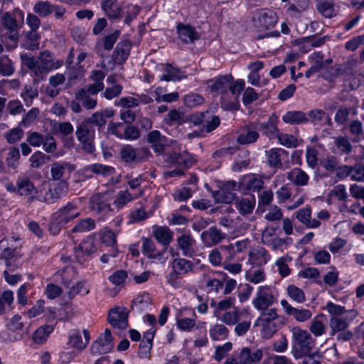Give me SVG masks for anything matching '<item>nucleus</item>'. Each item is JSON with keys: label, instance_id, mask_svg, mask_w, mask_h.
I'll use <instances>...</instances> for the list:
<instances>
[{"label": "nucleus", "instance_id": "45", "mask_svg": "<svg viewBox=\"0 0 364 364\" xmlns=\"http://www.w3.org/2000/svg\"><path fill=\"white\" fill-rule=\"evenodd\" d=\"M101 7L109 18H117L120 15L121 7L117 0H104L101 3Z\"/></svg>", "mask_w": 364, "mask_h": 364}, {"label": "nucleus", "instance_id": "55", "mask_svg": "<svg viewBox=\"0 0 364 364\" xmlns=\"http://www.w3.org/2000/svg\"><path fill=\"white\" fill-rule=\"evenodd\" d=\"M23 63L32 73H34V75L37 76L45 73L39 58L36 59L33 57H26L23 59Z\"/></svg>", "mask_w": 364, "mask_h": 364}, {"label": "nucleus", "instance_id": "2", "mask_svg": "<svg viewBox=\"0 0 364 364\" xmlns=\"http://www.w3.org/2000/svg\"><path fill=\"white\" fill-rule=\"evenodd\" d=\"M278 21L277 13L268 8L255 9L251 16L252 27L257 31H265L273 28Z\"/></svg>", "mask_w": 364, "mask_h": 364}, {"label": "nucleus", "instance_id": "44", "mask_svg": "<svg viewBox=\"0 0 364 364\" xmlns=\"http://www.w3.org/2000/svg\"><path fill=\"white\" fill-rule=\"evenodd\" d=\"M339 169L338 175L343 173L350 175L354 181H364V166L362 165H356L354 167L344 166Z\"/></svg>", "mask_w": 364, "mask_h": 364}, {"label": "nucleus", "instance_id": "17", "mask_svg": "<svg viewBox=\"0 0 364 364\" xmlns=\"http://www.w3.org/2000/svg\"><path fill=\"white\" fill-rule=\"evenodd\" d=\"M268 164L273 168H280L289 161V153L282 148H272L266 151Z\"/></svg>", "mask_w": 364, "mask_h": 364}, {"label": "nucleus", "instance_id": "38", "mask_svg": "<svg viewBox=\"0 0 364 364\" xmlns=\"http://www.w3.org/2000/svg\"><path fill=\"white\" fill-rule=\"evenodd\" d=\"M256 203L255 198L253 195H250L246 198L238 199L235 202V207L242 215L250 214L255 208Z\"/></svg>", "mask_w": 364, "mask_h": 364}, {"label": "nucleus", "instance_id": "52", "mask_svg": "<svg viewBox=\"0 0 364 364\" xmlns=\"http://www.w3.org/2000/svg\"><path fill=\"white\" fill-rule=\"evenodd\" d=\"M53 330V326L51 325H44L41 326L33 333V341L38 344H42L45 343Z\"/></svg>", "mask_w": 364, "mask_h": 364}, {"label": "nucleus", "instance_id": "47", "mask_svg": "<svg viewBox=\"0 0 364 364\" xmlns=\"http://www.w3.org/2000/svg\"><path fill=\"white\" fill-rule=\"evenodd\" d=\"M66 169L71 170L72 166L63 161H57L51 164L50 174L52 179L54 181H61L65 171Z\"/></svg>", "mask_w": 364, "mask_h": 364}, {"label": "nucleus", "instance_id": "36", "mask_svg": "<svg viewBox=\"0 0 364 364\" xmlns=\"http://www.w3.org/2000/svg\"><path fill=\"white\" fill-rule=\"evenodd\" d=\"M132 46L129 41L119 43L114 52V58L118 63H123L127 59Z\"/></svg>", "mask_w": 364, "mask_h": 364}, {"label": "nucleus", "instance_id": "40", "mask_svg": "<svg viewBox=\"0 0 364 364\" xmlns=\"http://www.w3.org/2000/svg\"><path fill=\"white\" fill-rule=\"evenodd\" d=\"M209 335L211 340L214 341H222L228 337L229 330L224 324L215 323L210 325Z\"/></svg>", "mask_w": 364, "mask_h": 364}, {"label": "nucleus", "instance_id": "53", "mask_svg": "<svg viewBox=\"0 0 364 364\" xmlns=\"http://www.w3.org/2000/svg\"><path fill=\"white\" fill-rule=\"evenodd\" d=\"M241 314V311L239 309L235 308L232 311L224 312L220 318V320L228 326H234L240 321Z\"/></svg>", "mask_w": 364, "mask_h": 364}, {"label": "nucleus", "instance_id": "59", "mask_svg": "<svg viewBox=\"0 0 364 364\" xmlns=\"http://www.w3.org/2000/svg\"><path fill=\"white\" fill-rule=\"evenodd\" d=\"M245 279L249 282L257 284L265 281L266 274L262 269L249 270L245 274Z\"/></svg>", "mask_w": 364, "mask_h": 364}, {"label": "nucleus", "instance_id": "3", "mask_svg": "<svg viewBox=\"0 0 364 364\" xmlns=\"http://www.w3.org/2000/svg\"><path fill=\"white\" fill-rule=\"evenodd\" d=\"M293 348L299 355L311 352L314 346V340L310 333L299 327L292 329Z\"/></svg>", "mask_w": 364, "mask_h": 364}, {"label": "nucleus", "instance_id": "43", "mask_svg": "<svg viewBox=\"0 0 364 364\" xmlns=\"http://www.w3.org/2000/svg\"><path fill=\"white\" fill-rule=\"evenodd\" d=\"M282 120L290 124H299L309 122V118L302 111H289L282 116Z\"/></svg>", "mask_w": 364, "mask_h": 364}, {"label": "nucleus", "instance_id": "15", "mask_svg": "<svg viewBox=\"0 0 364 364\" xmlns=\"http://www.w3.org/2000/svg\"><path fill=\"white\" fill-rule=\"evenodd\" d=\"M232 80L233 77L231 75H225L208 80L206 84L213 95L217 96L228 92L230 82Z\"/></svg>", "mask_w": 364, "mask_h": 364}, {"label": "nucleus", "instance_id": "51", "mask_svg": "<svg viewBox=\"0 0 364 364\" xmlns=\"http://www.w3.org/2000/svg\"><path fill=\"white\" fill-rule=\"evenodd\" d=\"M97 237L95 232L88 236L80 245L81 250L87 255L97 252L98 249Z\"/></svg>", "mask_w": 364, "mask_h": 364}, {"label": "nucleus", "instance_id": "61", "mask_svg": "<svg viewBox=\"0 0 364 364\" xmlns=\"http://www.w3.org/2000/svg\"><path fill=\"white\" fill-rule=\"evenodd\" d=\"M49 159L50 157L42 151H36L30 156L28 161L30 162L31 167L38 168L44 165Z\"/></svg>", "mask_w": 364, "mask_h": 364}, {"label": "nucleus", "instance_id": "8", "mask_svg": "<svg viewBox=\"0 0 364 364\" xmlns=\"http://www.w3.org/2000/svg\"><path fill=\"white\" fill-rule=\"evenodd\" d=\"M77 140L83 145V148L88 153L95 151L92 141L95 137V131L90 128L88 122L84 121L77 126L75 132Z\"/></svg>", "mask_w": 364, "mask_h": 364}, {"label": "nucleus", "instance_id": "32", "mask_svg": "<svg viewBox=\"0 0 364 364\" xmlns=\"http://www.w3.org/2000/svg\"><path fill=\"white\" fill-rule=\"evenodd\" d=\"M17 191L19 195L35 198L37 188L27 178H19L17 181Z\"/></svg>", "mask_w": 364, "mask_h": 364}, {"label": "nucleus", "instance_id": "26", "mask_svg": "<svg viewBox=\"0 0 364 364\" xmlns=\"http://www.w3.org/2000/svg\"><path fill=\"white\" fill-rule=\"evenodd\" d=\"M277 118L274 115H272L268 121L265 123L255 122L256 129L258 131L263 130L264 134L269 138H275L279 134V129L277 127Z\"/></svg>", "mask_w": 364, "mask_h": 364}, {"label": "nucleus", "instance_id": "35", "mask_svg": "<svg viewBox=\"0 0 364 364\" xmlns=\"http://www.w3.org/2000/svg\"><path fill=\"white\" fill-rule=\"evenodd\" d=\"M76 100L81 102L83 107L87 109H93L97 105V97L87 93L85 90H79L75 93Z\"/></svg>", "mask_w": 364, "mask_h": 364}, {"label": "nucleus", "instance_id": "27", "mask_svg": "<svg viewBox=\"0 0 364 364\" xmlns=\"http://www.w3.org/2000/svg\"><path fill=\"white\" fill-rule=\"evenodd\" d=\"M191 121L195 124H203L205 127L206 132H210L216 129L220 124V119L218 117L212 116L210 120L205 119V114L203 112L193 114L191 117Z\"/></svg>", "mask_w": 364, "mask_h": 364}, {"label": "nucleus", "instance_id": "25", "mask_svg": "<svg viewBox=\"0 0 364 364\" xmlns=\"http://www.w3.org/2000/svg\"><path fill=\"white\" fill-rule=\"evenodd\" d=\"M142 195V191L132 194L127 190L119 191L113 201V205L117 210L124 208L128 203Z\"/></svg>", "mask_w": 364, "mask_h": 364}, {"label": "nucleus", "instance_id": "39", "mask_svg": "<svg viewBox=\"0 0 364 364\" xmlns=\"http://www.w3.org/2000/svg\"><path fill=\"white\" fill-rule=\"evenodd\" d=\"M309 122L314 124H326L331 125V119L326 113L320 109H312L306 114Z\"/></svg>", "mask_w": 364, "mask_h": 364}, {"label": "nucleus", "instance_id": "20", "mask_svg": "<svg viewBox=\"0 0 364 364\" xmlns=\"http://www.w3.org/2000/svg\"><path fill=\"white\" fill-rule=\"evenodd\" d=\"M271 259L268 251L264 247H257L250 250L248 254V262L255 266H263Z\"/></svg>", "mask_w": 364, "mask_h": 364}, {"label": "nucleus", "instance_id": "23", "mask_svg": "<svg viewBox=\"0 0 364 364\" xmlns=\"http://www.w3.org/2000/svg\"><path fill=\"white\" fill-rule=\"evenodd\" d=\"M38 58L45 73L56 70L63 65V60L53 58L50 52L48 50L41 52Z\"/></svg>", "mask_w": 364, "mask_h": 364}, {"label": "nucleus", "instance_id": "58", "mask_svg": "<svg viewBox=\"0 0 364 364\" xmlns=\"http://www.w3.org/2000/svg\"><path fill=\"white\" fill-rule=\"evenodd\" d=\"M329 326L333 331V334H334L337 332L345 331L348 328V323L346 318L341 316H331L329 321Z\"/></svg>", "mask_w": 364, "mask_h": 364}, {"label": "nucleus", "instance_id": "12", "mask_svg": "<svg viewBox=\"0 0 364 364\" xmlns=\"http://www.w3.org/2000/svg\"><path fill=\"white\" fill-rule=\"evenodd\" d=\"M114 343L109 329L106 328L103 333L92 343L90 352L92 355H100L109 353L113 348Z\"/></svg>", "mask_w": 364, "mask_h": 364}, {"label": "nucleus", "instance_id": "18", "mask_svg": "<svg viewBox=\"0 0 364 364\" xmlns=\"http://www.w3.org/2000/svg\"><path fill=\"white\" fill-rule=\"evenodd\" d=\"M250 245V240L247 239L236 241L234 243L228 245L220 246V250L223 253V256L228 260L235 259L237 253L244 252L247 249Z\"/></svg>", "mask_w": 364, "mask_h": 364}, {"label": "nucleus", "instance_id": "22", "mask_svg": "<svg viewBox=\"0 0 364 364\" xmlns=\"http://www.w3.org/2000/svg\"><path fill=\"white\" fill-rule=\"evenodd\" d=\"M119 232V230L113 232L109 228L105 227L95 232V236L106 247H114L117 242V237Z\"/></svg>", "mask_w": 364, "mask_h": 364}, {"label": "nucleus", "instance_id": "34", "mask_svg": "<svg viewBox=\"0 0 364 364\" xmlns=\"http://www.w3.org/2000/svg\"><path fill=\"white\" fill-rule=\"evenodd\" d=\"M316 7L318 12L326 18H332L338 12L334 0H316Z\"/></svg>", "mask_w": 364, "mask_h": 364}, {"label": "nucleus", "instance_id": "21", "mask_svg": "<svg viewBox=\"0 0 364 364\" xmlns=\"http://www.w3.org/2000/svg\"><path fill=\"white\" fill-rule=\"evenodd\" d=\"M90 208L97 213L108 215L112 210L110 205L106 201L105 196L102 194H95L90 198Z\"/></svg>", "mask_w": 364, "mask_h": 364}, {"label": "nucleus", "instance_id": "28", "mask_svg": "<svg viewBox=\"0 0 364 364\" xmlns=\"http://www.w3.org/2000/svg\"><path fill=\"white\" fill-rule=\"evenodd\" d=\"M311 209L305 207L296 213V218L308 228H317L321 225V222L315 218H311Z\"/></svg>", "mask_w": 364, "mask_h": 364}, {"label": "nucleus", "instance_id": "4", "mask_svg": "<svg viewBox=\"0 0 364 364\" xmlns=\"http://www.w3.org/2000/svg\"><path fill=\"white\" fill-rule=\"evenodd\" d=\"M262 313L255 320V326L262 328L261 333L264 338H270L276 331V326L274 321L278 317L275 309L267 308L265 310H261Z\"/></svg>", "mask_w": 364, "mask_h": 364}, {"label": "nucleus", "instance_id": "46", "mask_svg": "<svg viewBox=\"0 0 364 364\" xmlns=\"http://www.w3.org/2000/svg\"><path fill=\"white\" fill-rule=\"evenodd\" d=\"M288 14L294 17H297L300 14L304 11L309 6V0H288Z\"/></svg>", "mask_w": 364, "mask_h": 364}, {"label": "nucleus", "instance_id": "7", "mask_svg": "<svg viewBox=\"0 0 364 364\" xmlns=\"http://www.w3.org/2000/svg\"><path fill=\"white\" fill-rule=\"evenodd\" d=\"M143 255L156 263H164L167 259L166 249L157 248L155 242L149 238H142Z\"/></svg>", "mask_w": 364, "mask_h": 364}, {"label": "nucleus", "instance_id": "56", "mask_svg": "<svg viewBox=\"0 0 364 364\" xmlns=\"http://www.w3.org/2000/svg\"><path fill=\"white\" fill-rule=\"evenodd\" d=\"M50 187L52 190L54 201L65 196L68 192V184L65 181L50 183Z\"/></svg>", "mask_w": 364, "mask_h": 364}, {"label": "nucleus", "instance_id": "1", "mask_svg": "<svg viewBox=\"0 0 364 364\" xmlns=\"http://www.w3.org/2000/svg\"><path fill=\"white\" fill-rule=\"evenodd\" d=\"M80 215V211L77 205L74 202L68 203L53 214L49 226L50 232L53 235L58 234L63 226Z\"/></svg>", "mask_w": 364, "mask_h": 364}, {"label": "nucleus", "instance_id": "41", "mask_svg": "<svg viewBox=\"0 0 364 364\" xmlns=\"http://www.w3.org/2000/svg\"><path fill=\"white\" fill-rule=\"evenodd\" d=\"M178 243L185 256L192 257L193 255L196 242L191 235L186 234L181 235L178 238Z\"/></svg>", "mask_w": 364, "mask_h": 364}, {"label": "nucleus", "instance_id": "29", "mask_svg": "<svg viewBox=\"0 0 364 364\" xmlns=\"http://www.w3.org/2000/svg\"><path fill=\"white\" fill-rule=\"evenodd\" d=\"M258 132V129H256V124H252L239 134L237 141L240 144H250L254 143L259 138Z\"/></svg>", "mask_w": 364, "mask_h": 364}, {"label": "nucleus", "instance_id": "54", "mask_svg": "<svg viewBox=\"0 0 364 364\" xmlns=\"http://www.w3.org/2000/svg\"><path fill=\"white\" fill-rule=\"evenodd\" d=\"M151 304V298L148 293L137 295L132 301L133 306L139 311L147 310Z\"/></svg>", "mask_w": 364, "mask_h": 364}, {"label": "nucleus", "instance_id": "57", "mask_svg": "<svg viewBox=\"0 0 364 364\" xmlns=\"http://www.w3.org/2000/svg\"><path fill=\"white\" fill-rule=\"evenodd\" d=\"M172 157L173 163L185 167L191 166L196 161L195 157L188 152L174 154Z\"/></svg>", "mask_w": 364, "mask_h": 364}, {"label": "nucleus", "instance_id": "37", "mask_svg": "<svg viewBox=\"0 0 364 364\" xmlns=\"http://www.w3.org/2000/svg\"><path fill=\"white\" fill-rule=\"evenodd\" d=\"M186 77L181 69L173 67L170 64H167L164 69V73L161 77V80L169 82V81H180L182 79Z\"/></svg>", "mask_w": 364, "mask_h": 364}, {"label": "nucleus", "instance_id": "50", "mask_svg": "<svg viewBox=\"0 0 364 364\" xmlns=\"http://www.w3.org/2000/svg\"><path fill=\"white\" fill-rule=\"evenodd\" d=\"M171 267L173 270L183 275L192 270L193 263L183 258H176L172 261Z\"/></svg>", "mask_w": 364, "mask_h": 364}, {"label": "nucleus", "instance_id": "49", "mask_svg": "<svg viewBox=\"0 0 364 364\" xmlns=\"http://www.w3.org/2000/svg\"><path fill=\"white\" fill-rule=\"evenodd\" d=\"M156 240L164 245H168L172 239V233L167 227L159 226L153 230Z\"/></svg>", "mask_w": 364, "mask_h": 364}, {"label": "nucleus", "instance_id": "33", "mask_svg": "<svg viewBox=\"0 0 364 364\" xmlns=\"http://www.w3.org/2000/svg\"><path fill=\"white\" fill-rule=\"evenodd\" d=\"M287 178L289 181L299 186H306L309 180L308 174L299 168H294L288 171Z\"/></svg>", "mask_w": 364, "mask_h": 364}, {"label": "nucleus", "instance_id": "62", "mask_svg": "<svg viewBox=\"0 0 364 364\" xmlns=\"http://www.w3.org/2000/svg\"><path fill=\"white\" fill-rule=\"evenodd\" d=\"M149 217V213L141 206H136L131 210L129 214V223H135L147 219Z\"/></svg>", "mask_w": 364, "mask_h": 364}, {"label": "nucleus", "instance_id": "48", "mask_svg": "<svg viewBox=\"0 0 364 364\" xmlns=\"http://www.w3.org/2000/svg\"><path fill=\"white\" fill-rule=\"evenodd\" d=\"M67 346L69 348H73V350L80 352L86 347V343H84L80 331L74 330L69 334Z\"/></svg>", "mask_w": 364, "mask_h": 364}, {"label": "nucleus", "instance_id": "64", "mask_svg": "<svg viewBox=\"0 0 364 364\" xmlns=\"http://www.w3.org/2000/svg\"><path fill=\"white\" fill-rule=\"evenodd\" d=\"M128 277V273L125 270H117L112 273L109 277L108 280L114 286L122 287Z\"/></svg>", "mask_w": 364, "mask_h": 364}, {"label": "nucleus", "instance_id": "11", "mask_svg": "<svg viewBox=\"0 0 364 364\" xmlns=\"http://www.w3.org/2000/svg\"><path fill=\"white\" fill-rule=\"evenodd\" d=\"M107 320L114 328L124 330L128 327V311L124 306H115L108 313Z\"/></svg>", "mask_w": 364, "mask_h": 364}, {"label": "nucleus", "instance_id": "24", "mask_svg": "<svg viewBox=\"0 0 364 364\" xmlns=\"http://www.w3.org/2000/svg\"><path fill=\"white\" fill-rule=\"evenodd\" d=\"M156 333V329L154 328H151L144 332L143 338L140 341L139 344V356L141 358H147L150 350L153 346V339L154 338Z\"/></svg>", "mask_w": 364, "mask_h": 364}, {"label": "nucleus", "instance_id": "16", "mask_svg": "<svg viewBox=\"0 0 364 364\" xmlns=\"http://www.w3.org/2000/svg\"><path fill=\"white\" fill-rule=\"evenodd\" d=\"M280 304L286 314L292 316L297 322H305L312 316V313L309 309L293 307L286 299H282Z\"/></svg>", "mask_w": 364, "mask_h": 364}, {"label": "nucleus", "instance_id": "42", "mask_svg": "<svg viewBox=\"0 0 364 364\" xmlns=\"http://www.w3.org/2000/svg\"><path fill=\"white\" fill-rule=\"evenodd\" d=\"M52 193L50 183L44 181L39 188H37L35 198L41 202L53 203L55 201Z\"/></svg>", "mask_w": 364, "mask_h": 364}, {"label": "nucleus", "instance_id": "9", "mask_svg": "<svg viewBox=\"0 0 364 364\" xmlns=\"http://www.w3.org/2000/svg\"><path fill=\"white\" fill-rule=\"evenodd\" d=\"M16 16L21 20L23 19V13L21 10H16L14 14L5 13L2 18V22L7 30L10 31L9 38L12 42V48L17 46L18 39V26L16 21Z\"/></svg>", "mask_w": 364, "mask_h": 364}, {"label": "nucleus", "instance_id": "10", "mask_svg": "<svg viewBox=\"0 0 364 364\" xmlns=\"http://www.w3.org/2000/svg\"><path fill=\"white\" fill-rule=\"evenodd\" d=\"M90 169L102 177L101 181L105 186H114L119 182V176L116 175L114 168L103 165L101 164H95L90 166Z\"/></svg>", "mask_w": 364, "mask_h": 364}, {"label": "nucleus", "instance_id": "13", "mask_svg": "<svg viewBox=\"0 0 364 364\" xmlns=\"http://www.w3.org/2000/svg\"><path fill=\"white\" fill-rule=\"evenodd\" d=\"M178 39L183 44L193 43L200 38V33L188 23L178 22L176 26Z\"/></svg>", "mask_w": 364, "mask_h": 364}, {"label": "nucleus", "instance_id": "63", "mask_svg": "<svg viewBox=\"0 0 364 364\" xmlns=\"http://www.w3.org/2000/svg\"><path fill=\"white\" fill-rule=\"evenodd\" d=\"M53 4L47 1H38L33 6V11L41 17H46L52 14Z\"/></svg>", "mask_w": 364, "mask_h": 364}, {"label": "nucleus", "instance_id": "6", "mask_svg": "<svg viewBox=\"0 0 364 364\" xmlns=\"http://www.w3.org/2000/svg\"><path fill=\"white\" fill-rule=\"evenodd\" d=\"M120 155L126 164H131L146 160L150 155V151L144 147L134 148L127 144L121 149Z\"/></svg>", "mask_w": 364, "mask_h": 364}, {"label": "nucleus", "instance_id": "19", "mask_svg": "<svg viewBox=\"0 0 364 364\" xmlns=\"http://www.w3.org/2000/svg\"><path fill=\"white\" fill-rule=\"evenodd\" d=\"M263 357L261 349L244 347L241 349L238 360L240 364H257Z\"/></svg>", "mask_w": 364, "mask_h": 364}, {"label": "nucleus", "instance_id": "30", "mask_svg": "<svg viewBox=\"0 0 364 364\" xmlns=\"http://www.w3.org/2000/svg\"><path fill=\"white\" fill-rule=\"evenodd\" d=\"M262 179L255 174L245 176L240 181V186L247 191H259L263 186Z\"/></svg>", "mask_w": 364, "mask_h": 364}, {"label": "nucleus", "instance_id": "60", "mask_svg": "<svg viewBox=\"0 0 364 364\" xmlns=\"http://www.w3.org/2000/svg\"><path fill=\"white\" fill-rule=\"evenodd\" d=\"M288 296L296 303L302 304L306 301L304 291L295 285H289L287 288Z\"/></svg>", "mask_w": 364, "mask_h": 364}, {"label": "nucleus", "instance_id": "31", "mask_svg": "<svg viewBox=\"0 0 364 364\" xmlns=\"http://www.w3.org/2000/svg\"><path fill=\"white\" fill-rule=\"evenodd\" d=\"M225 235L216 228H210L201 234V238L207 246H212L219 243L225 238Z\"/></svg>", "mask_w": 364, "mask_h": 364}, {"label": "nucleus", "instance_id": "5", "mask_svg": "<svg viewBox=\"0 0 364 364\" xmlns=\"http://www.w3.org/2000/svg\"><path fill=\"white\" fill-rule=\"evenodd\" d=\"M275 301L273 288L271 286L262 285L257 287L252 304L255 309L260 311L269 308Z\"/></svg>", "mask_w": 364, "mask_h": 364}, {"label": "nucleus", "instance_id": "14", "mask_svg": "<svg viewBox=\"0 0 364 364\" xmlns=\"http://www.w3.org/2000/svg\"><path fill=\"white\" fill-rule=\"evenodd\" d=\"M197 316L193 309H183L176 315V327L186 332H191L196 325Z\"/></svg>", "mask_w": 364, "mask_h": 364}]
</instances>
